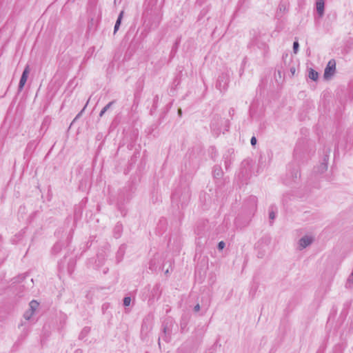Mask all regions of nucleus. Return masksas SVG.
<instances>
[{
  "mask_svg": "<svg viewBox=\"0 0 353 353\" xmlns=\"http://www.w3.org/2000/svg\"><path fill=\"white\" fill-rule=\"evenodd\" d=\"M121 225H116L115 226V228H114V230H115V237L116 238H118L120 236V231H121Z\"/></svg>",
  "mask_w": 353,
  "mask_h": 353,
  "instance_id": "19",
  "label": "nucleus"
},
{
  "mask_svg": "<svg viewBox=\"0 0 353 353\" xmlns=\"http://www.w3.org/2000/svg\"><path fill=\"white\" fill-rule=\"evenodd\" d=\"M232 112H234V109H230V114L232 113Z\"/></svg>",
  "mask_w": 353,
  "mask_h": 353,
  "instance_id": "38",
  "label": "nucleus"
},
{
  "mask_svg": "<svg viewBox=\"0 0 353 353\" xmlns=\"http://www.w3.org/2000/svg\"><path fill=\"white\" fill-rule=\"evenodd\" d=\"M336 69V62L334 59L329 61L324 71V78L328 79L334 74Z\"/></svg>",
  "mask_w": 353,
  "mask_h": 353,
  "instance_id": "4",
  "label": "nucleus"
},
{
  "mask_svg": "<svg viewBox=\"0 0 353 353\" xmlns=\"http://www.w3.org/2000/svg\"><path fill=\"white\" fill-rule=\"evenodd\" d=\"M279 10L280 12H285L288 10L287 1H281L279 5Z\"/></svg>",
  "mask_w": 353,
  "mask_h": 353,
  "instance_id": "17",
  "label": "nucleus"
},
{
  "mask_svg": "<svg viewBox=\"0 0 353 353\" xmlns=\"http://www.w3.org/2000/svg\"><path fill=\"white\" fill-rule=\"evenodd\" d=\"M123 13H124V12L122 10V11H121V12L119 13V14L118 16V18L116 21L114 28V34H115L119 29L120 25L121 23V20L123 19Z\"/></svg>",
  "mask_w": 353,
  "mask_h": 353,
  "instance_id": "9",
  "label": "nucleus"
},
{
  "mask_svg": "<svg viewBox=\"0 0 353 353\" xmlns=\"http://www.w3.org/2000/svg\"><path fill=\"white\" fill-rule=\"evenodd\" d=\"M290 72H291L292 74V75H294V73H295V72H296V69H295V68H294V67H292V68H290Z\"/></svg>",
  "mask_w": 353,
  "mask_h": 353,
  "instance_id": "33",
  "label": "nucleus"
},
{
  "mask_svg": "<svg viewBox=\"0 0 353 353\" xmlns=\"http://www.w3.org/2000/svg\"><path fill=\"white\" fill-rule=\"evenodd\" d=\"M276 217L275 212L273 211V210H270L269 212V218L270 220L273 221Z\"/></svg>",
  "mask_w": 353,
  "mask_h": 353,
  "instance_id": "24",
  "label": "nucleus"
},
{
  "mask_svg": "<svg viewBox=\"0 0 353 353\" xmlns=\"http://www.w3.org/2000/svg\"><path fill=\"white\" fill-rule=\"evenodd\" d=\"M225 243L221 241H220L219 243H218V246H217V248L219 250H223L224 248H225Z\"/></svg>",
  "mask_w": 353,
  "mask_h": 353,
  "instance_id": "26",
  "label": "nucleus"
},
{
  "mask_svg": "<svg viewBox=\"0 0 353 353\" xmlns=\"http://www.w3.org/2000/svg\"><path fill=\"white\" fill-rule=\"evenodd\" d=\"M308 77L313 81H317L319 78V73L312 68H310L308 73Z\"/></svg>",
  "mask_w": 353,
  "mask_h": 353,
  "instance_id": "10",
  "label": "nucleus"
},
{
  "mask_svg": "<svg viewBox=\"0 0 353 353\" xmlns=\"http://www.w3.org/2000/svg\"><path fill=\"white\" fill-rule=\"evenodd\" d=\"M30 312H34L37 310L39 306V303L37 301L32 300L30 301Z\"/></svg>",
  "mask_w": 353,
  "mask_h": 353,
  "instance_id": "14",
  "label": "nucleus"
},
{
  "mask_svg": "<svg viewBox=\"0 0 353 353\" xmlns=\"http://www.w3.org/2000/svg\"><path fill=\"white\" fill-rule=\"evenodd\" d=\"M324 0H317L316 2V8L318 14L322 17L324 14Z\"/></svg>",
  "mask_w": 353,
  "mask_h": 353,
  "instance_id": "7",
  "label": "nucleus"
},
{
  "mask_svg": "<svg viewBox=\"0 0 353 353\" xmlns=\"http://www.w3.org/2000/svg\"><path fill=\"white\" fill-rule=\"evenodd\" d=\"M201 13L205 14L206 13V11L205 10V9H203V10H201Z\"/></svg>",
  "mask_w": 353,
  "mask_h": 353,
  "instance_id": "36",
  "label": "nucleus"
},
{
  "mask_svg": "<svg viewBox=\"0 0 353 353\" xmlns=\"http://www.w3.org/2000/svg\"><path fill=\"white\" fill-rule=\"evenodd\" d=\"M178 112H179V114L181 115V109H179Z\"/></svg>",
  "mask_w": 353,
  "mask_h": 353,
  "instance_id": "37",
  "label": "nucleus"
},
{
  "mask_svg": "<svg viewBox=\"0 0 353 353\" xmlns=\"http://www.w3.org/2000/svg\"><path fill=\"white\" fill-rule=\"evenodd\" d=\"M257 140L255 137H252L250 140V143L252 146H254L256 144Z\"/></svg>",
  "mask_w": 353,
  "mask_h": 353,
  "instance_id": "29",
  "label": "nucleus"
},
{
  "mask_svg": "<svg viewBox=\"0 0 353 353\" xmlns=\"http://www.w3.org/2000/svg\"><path fill=\"white\" fill-rule=\"evenodd\" d=\"M149 268L152 271H156L157 268L156 259H152L149 263Z\"/></svg>",
  "mask_w": 353,
  "mask_h": 353,
  "instance_id": "16",
  "label": "nucleus"
},
{
  "mask_svg": "<svg viewBox=\"0 0 353 353\" xmlns=\"http://www.w3.org/2000/svg\"><path fill=\"white\" fill-rule=\"evenodd\" d=\"M201 306L199 303H197L193 308L194 312H198L200 310Z\"/></svg>",
  "mask_w": 353,
  "mask_h": 353,
  "instance_id": "30",
  "label": "nucleus"
},
{
  "mask_svg": "<svg viewBox=\"0 0 353 353\" xmlns=\"http://www.w3.org/2000/svg\"><path fill=\"white\" fill-rule=\"evenodd\" d=\"M34 143H29L28 145V148H32V146H34Z\"/></svg>",
  "mask_w": 353,
  "mask_h": 353,
  "instance_id": "35",
  "label": "nucleus"
},
{
  "mask_svg": "<svg viewBox=\"0 0 353 353\" xmlns=\"http://www.w3.org/2000/svg\"><path fill=\"white\" fill-rule=\"evenodd\" d=\"M232 112H234V109H230V114L232 113Z\"/></svg>",
  "mask_w": 353,
  "mask_h": 353,
  "instance_id": "39",
  "label": "nucleus"
},
{
  "mask_svg": "<svg viewBox=\"0 0 353 353\" xmlns=\"http://www.w3.org/2000/svg\"><path fill=\"white\" fill-rule=\"evenodd\" d=\"M159 96H158V95H156V96L154 97V100H153V103H154V104H153V108H154V109H156V108H157V103H158V101H159Z\"/></svg>",
  "mask_w": 353,
  "mask_h": 353,
  "instance_id": "25",
  "label": "nucleus"
},
{
  "mask_svg": "<svg viewBox=\"0 0 353 353\" xmlns=\"http://www.w3.org/2000/svg\"><path fill=\"white\" fill-rule=\"evenodd\" d=\"M314 239L311 236L305 235L299 241V248L303 250L312 243Z\"/></svg>",
  "mask_w": 353,
  "mask_h": 353,
  "instance_id": "6",
  "label": "nucleus"
},
{
  "mask_svg": "<svg viewBox=\"0 0 353 353\" xmlns=\"http://www.w3.org/2000/svg\"><path fill=\"white\" fill-rule=\"evenodd\" d=\"M187 323H188L187 321H185L183 318H182L181 323H180L181 330H183L186 327Z\"/></svg>",
  "mask_w": 353,
  "mask_h": 353,
  "instance_id": "23",
  "label": "nucleus"
},
{
  "mask_svg": "<svg viewBox=\"0 0 353 353\" xmlns=\"http://www.w3.org/2000/svg\"><path fill=\"white\" fill-rule=\"evenodd\" d=\"M85 108V107L82 109V110H81V112L77 114V116L76 119H77V118H78V117L81 115V114L84 111Z\"/></svg>",
  "mask_w": 353,
  "mask_h": 353,
  "instance_id": "34",
  "label": "nucleus"
},
{
  "mask_svg": "<svg viewBox=\"0 0 353 353\" xmlns=\"http://www.w3.org/2000/svg\"><path fill=\"white\" fill-rule=\"evenodd\" d=\"M248 201L250 203V206L252 210H256V203H257V198L254 196H250L248 199Z\"/></svg>",
  "mask_w": 353,
  "mask_h": 353,
  "instance_id": "11",
  "label": "nucleus"
},
{
  "mask_svg": "<svg viewBox=\"0 0 353 353\" xmlns=\"http://www.w3.org/2000/svg\"><path fill=\"white\" fill-rule=\"evenodd\" d=\"M115 103V101H112L110 103H108L100 112L99 117H102L103 114L107 112L108 110H109L112 105Z\"/></svg>",
  "mask_w": 353,
  "mask_h": 353,
  "instance_id": "12",
  "label": "nucleus"
},
{
  "mask_svg": "<svg viewBox=\"0 0 353 353\" xmlns=\"http://www.w3.org/2000/svg\"><path fill=\"white\" fill-rule=\"evenodd\" d=\"M179 44V40H176L175 43L174 44L173 47H172V52H175L178 48V46Z\"/></svg>",
  "mask_w": 353,
  "mask_h": 353,
  "instance_id": "28",
  "label": "nucleus"
},
{
  "mask_svg": "<svg viewBox=\"0 0 353 353\" xmlns=\"http://www.w3.org/2000/svg\"><path fill=\"white\" fill-rule=\"evenodd\" d=\"M229 78L230 74L228 71L223 72L219 76L216 86L220 91H225L228 89L230 81Z\"/></svg>",
  "mask_w": 353,
  "mask_h": 353,
  "instance_id": "3",
  "label": "nucleus"
},
{
  "mask_svg": "<svg viewBox=\"0 0 353 353\" xmlns=\"http://www.w3.org/2000/svg\"><path fill=\"white\" fill-rule=\"evenodd\" d=\"M33 314L32 312L27 311L24 313L23 316L26 320H30Z\"/></svg>",
  "mask_w": 353,
  "mask_h": 353,
  "instance_id": "22",
  "label": "nucleus"
},
{
  "mask_svg": "<svg viewBox=\"0 0 353 353\" xmlns=\"http://www.w3.org/2000/svg\"><path fill=\"white\" fill-rule=\"evenodd\" d=\"M131 298L130 296H125L123 299V305L124 306H129L130 305Z\"/></svg>",
  "mask_w": 353,
  "mask_h": 353,
  "instance_id": "21",
  "label": "nucleus"
},
{
  "mask_svg": "<svg viewBox=\"0 0 353 353\" xmlns=\"http://www.w3.org/2000/svg\"><path fill=\"white\" fill-rule=\"evenodd\" d=\"M259 48L263 50L264 56H265L269 52V47L265 43H261V46H259Z\"/></svg>",
  "mask_w": 353,
  "mask_h": 353,
  "instance_id": "18",
  "label": "nucleus"
},
{
  "mask_svg": "<svg viewBox=\"0 0 353 353\" xmlns=\"http://www.w3.org/2000/svg\"><path fill=\"white\" fill-rule=\"evenodd\" d=\"M327 157L326 156L325 158H324V161H327ZM327 162H323L322 163L319 168V171L321 172H325V170H327Z\"/></svg>",
  "mask_w": 353,
  "mask_h": 353,
  "instance_id": "13",
  "label": "nucleus"
},
{
  "mask_svg": "<svg viewBox=\"0 0 353 353\" xmlns=\"http://www.w3.org/2000/svg\"><path fill=\"white\" fill-rule=\"evenodd\" d=\"M63 246V244L60 242L57 243L52 248V252L57 254L60 252Z\"/></svg>",
  "mask_w": 353,
  "mask_h": 353,
  "instance_id": "15",
  "label": "nucleus"
},
{
  "mask_svg": "<svg viewBox=\"0 0 353 353\" xmlns=\"http://www.w3.org/2000/svg\"><path fill=\"white\" fill-rule=\"evenodd\" d=\"M190 199V192L188 188H185L183 190L175 191L172 196V201L173 203H176V205L183 208L187 205Z\"/></svg>",
  "mask_w": 353,
  "mask_h": 353,
  "instance_id": "2",
  "label": "nucleus"
},
{
  "mask_svg": "<svg viewBox=\"0 0 353 353\" xmlns=\"http://www.w3.org/2000/svg\"><path fill=\"white\" fill-rule=\"evenodd\" d=\"M299 42L298 41H295L294 43H293V51H294V54H296L298 50H299Z\"/></svg>",
  "mask_w": 353,
  "mask_h": 353,
  "instance_id": "20",
  "label": "nucleus"
},
{
  "mask_svg": "<svg viewBox=\"0 0 353 353\" xmlns=\"http://www.w3.org/2000/svg\"><path fill=\"white\" fill-rule=\"evenodd\" d=\"M212 150H215V148L214 147H212Z\"/></svg>",
  "mask_w": 353,
  "mask_h": 353,
  "instance_id": "40",
  "label": "nucleus"
},
{
  "mask_svg": "<svg viewBox=\"0 0 353 353\" xmlns=\"http://www.w3.org/2000/svg\"><path fill=\"white\" fill-rule=\"evenodd\" d=\"M30 72V66H29V65H26L23 71V73L21 74V79L19 81V86H18L19 91H21L23 90V88L27 81Z\"/></svg>",
  "mask_w": 353,
  "mask_h": 353,
  "instance_id": "5",
  "label": "nucleus"
},
{
  "mask_svg": "<svg viewBox=\"0 0 353 353\" xmlns=\"http://www.w3.org/2000/svg\"><path fill=\"white\" fill-rule=\"evenodd\" d=\"M209 305H210L209 302L206 303L205 304L203 303L202 304V307H205V310L206 311L208 310V307H209Z\"/></svg>",
  "mask_w": 353,
  "mask_h": 353,
  "instance_id": "32",
  "label": "nucleus"
},
{
  "mask_svg": "<svg viewBox=\"0 0 353 353\" xmlns=\"http://www.w3.org/2000/svg\"><path fill=\"white\" fill-rule=\"evenodd\" d=\"M214 174L216 177H219L221 175V170L215 168L214 170Z\"/></svg>",
  "mask_w": 353,
  "mask_h": 353,
  "instance_id": "27",
  "label": "nucleus"
},
{
  "mask_svg": "<svg viewBox=\"0 0 353 353\" xmlns=\"http://www.w3.org/2000/svg\"><path fill=\"white\" fill-rule=\"evenodd\" d=\"M205 0H196V3L199 6H201Z\"/></svg>",
  "mask_w": 353,
  "mask_h": 353,
  "instance_id": "31",
  "label": "nucleus"
},
{
  "mask_svg": "<svg viewBox=\"0 0 353 353\" xmlns=\"http://www.w3.org/2000/svg\"><path fill=\"white\" fill-rule=\"evenodd\" d=\"M289 169L292 180L296 179L300 176V172L298 166L292 167L290 165Z\"/></svg>",
  "mask_w": 353,
  "mask_h": 353,
  "instance_id": "8",
  "label": "nucleus"
},
{
  "mask_svg": "<svg viewBox=\"0 0 353 353\" xmlns=\"http://www.w3.org/2000/svg\"><path fill=\"white\" fill-rule=\"evenodd\" d=\"M174 326V320L171 317H168L162 323V333L159 337V345L161 347L160 340L162 339L165 342L168 343L171 340L172 327Z\"/></svg>",
  "mask_w": 353,
  "mask_h": 353,
  "instance_id": "1",
  "label": "nucleus"
}]
</instances>
